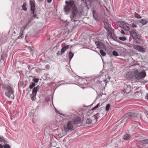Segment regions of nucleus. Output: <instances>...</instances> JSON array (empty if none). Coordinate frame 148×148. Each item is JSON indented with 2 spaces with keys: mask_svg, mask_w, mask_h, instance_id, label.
Returning a JSON list of instances; mask_svg holds the SVG:
<instances>
[{
  "mask_svg": "<svg viewBox=\"0 0 148 148\" xmlns=\"http://www.w3.org/2000/svg\"><path fill=\"white\" fill-rule=\"evenodd\" d=\"M29 3H31L32 2L34 3V2H35L34 0H29Z\"/></svg>",
  "mask_w": 148,
  "mask_h": 148,
  "instance_id": "nucleus-48",
  "label": "nucleus"
},
{
  "mask_svg": "<svg viewBox=\"0 0 148 148\" xmlns=\"http://www.w3.org/2000/svg\"><path fill=\"white\" fill-rule=\"evenodd\" d=\"M118 39L124 41L127 40V38L125 37H118Z\"/></svg>",
  "mask_w": 148,
  "mask_h": 148,
  "instance_id": "nucleus-34",
  "label": "nucleus"
},
{
  "mask_svg": "<svg viewBox=\"0 0 148 148\" xmlns=\"http://www.w3.org/2000/svg\"><path fill=\"white\" fill-rule=\"evenodd\" d=\"M3 146L1 144H0V148H3Z\"/></svg>",
  "mask_w": 148,
  "mask_h": 148,
  "instance_id": "nucleus-53",
  "label": "nucleus"
},
{
  "mask_svg": "<svg viewBox=\"0 0 148 148\" xmlns=\"http://www.w3.org/2000/svg\"><path fill=\"white\" fill-rule=\"evenodd\" d=\"M1 59L2 60H3L4 59L3 58V57L2 56H1Z\"/></svg>",
  "mask_w": 148,
  "mask_h": 148,
  "instance_id": "nucleus-55",
  "label": "nucleus"
},
{
  "mask_svg": "<svg viewBox=\"0 0 148 148\" xmlns=\"http://www.w3.org/2000/svg\"><path fill=\"white\" fill-rule=\"evenodd\" d=\"M137 116V114L134 112H129L126 113L122 117L121 123H122L125 121L129 119H133L136 118Z\"/></svg>",
  "mask_w": 148,
  "mask_h": 148,
  "instance_id": "nucleus-3",
  "label": "nucleus"
},
{
  "mask_svg": "<svg viewBox=\"0 0 148 148\" xmlns=\"http://www.w3.org/2000/svg\"><path fill=\"white\" fill-rule=\"evenodd\" d=\"M64 130L66 132L69 130H73V121H69L67 123L66 125L64 126Z\"/></svg>",
  "mask_w": 148,
  "mask_h": 148,
  "instance_id": "nucleus-6",
  "label": "nucleus"
},
{
  "mask_svg": "<svg viewBox=\"0 0 148 148\" xmlns=\"http://www.w3.org/2000/svg\"><path fill=\"white\" fill-rule=\"evenodd\" d=\"M148 21L146 19H141L139 20L140 23L142 24V25H144L148 23Z\"/></svg>",
  "mask_w": 148,
  "mask_h": 148,
  "instance_id": "nucleus-16",
  "label": "nucleus"
},
{
  "mask_svg": "<svg viewBox=\"0 0 148 148\" xmlns=\"http://www.w3.org/2000/svg\"><path fill=\"white\" fill-rule=\"evenodd\" d=\"M28 25L29 24H28V23H26L25 24V26H23V27L21 28L20 31L21 32H23V31L26 28Z\"/></svg>",
  "mask_w": 148,
  "mask_h": 148,
  "instance_id": "nucleus-24",
  "label": "nucleus"
},
{
  "mask_svg": "<svg viewBox=\"0 0 148 148\" xmlns=\"http://www.w3.org/2000/svg\"><path fill=\"white\" fill-rule=\"evenodd\" d=\"M134 77L137 80H139L143 79L146 76V73L145 72H139L136 71L134 73Z\"/></svg>",
  "mask_w": 148,
  "mask_h": 148,
  "instance_id": "nucleus-5",
  "label": "nucleus"
},
{
  "mask_svg": "<svg viewBox=\"0 0 148 148\" xmlns=\"http://www.w3.org/2000/svg\"><path fill=\"white\" fill-rule=\"evenodd\" d=\"M6 42H7V40L3 38H2L0 39V46L5 43Z\"/></svg>",
  "mask_w": 148,
  "mask_h": 148,
  "instance_id": "nucleus-18",
  "label": "nucleus"
},
{
  "mask_svg": "<svg viewBox=\"0 0 148 148\" xmlns=\"http://www.w3.org/2000/svg\"><path fill=\"white\" fill-rule=\"evenodd\" d=\"M112 53L113 55L115 56H119L118 53L115 51H113Z\"/></svg>",
  "mask_w": 148,
  "mask_h": 148,
  "instance_id": "nucleus-36",
  "label": "nucleus"
},
{
  "mask_svg": "<svg viewBox=\"0 0 148 148\" xmlns=\"http://www.w3.org/2000/svg\"><path fill=\"white\" fill-rule=\"evenodd\" d=\"M52 0H47V1L48 3H50L51 2Z\"/></svg>",
  "mask_w": 148,
  "mask_h": 148,
  "instance_id": "nucleus-50",
  "label": "nucleus"
},
{
  "mask_svg": "<svg viewBox=\"0 0 148 148\" xmlns=\"http://www.w3.org/2000/svg\"><path fill=\"white\" fill-rule=\"evenodd\" d=\"M5 139L3 138L1 136H0V142H3L4 143H7L5 140Z\"/></svg>",
  "mask_w": 148,
  "mask_h": 148,
  "instance_id": "nucleus-33",
  "label": "nucleus"
},
{
  "mask_svg": "<svg viewBox=\"0 0 148 148\" xmlns=\"http://www.w3.org/2000/svg\"><path fill=\"white\" fill-rule=\"evenodd\" d=\"M74 55V54L71 51H70L69 53V57L70 61L71 60Z\"/></svg>",
  "mask_w": 148,
  "mask_h": 148,
  "instance_id": "nucleus-32",
  "label": "nucleus"
},
{
  "mask_svg": "<svg viewBox=\"0 0 148 148\" xmlns=\"http://www.w3.org/2000/svg\"><path fill=\"white\" fill-rule=\"evenodd\" d=\"M28 25L29 24H28V23H26L25 24V26H23V27L21 28L20 31L21 32H23V31L26 28Z\"/></svg>",
  "mask_w": 148,
  "mask_h": 148,
  "instance_id": "nucleus-23",
  "label": "nucleus"
},
{
  "mask_svg": "<svg viewBox=\"0 0 148 148\" xmlns=\"http://www.w3.org/2000/svg\"><path fill=\"white\" fill-rule=\"evenodd\" d=\"M24 37V34H23V32H21L20 31V33L19 34V35L18 37V39H21L22 38H23Z\"/></svg>",
  "mask_w": 148,
  "mask_h": 148,
  "instance_id": "nucleus-27",
  "label": "nucleus"
},
{
  "mask_svg": "<svg viewBox=\"0 0 148 148\" xmlns=\"http://www.w3.org/2000/svg\"><path fill=\"white\" fill-rule=\"evenodd\" d=\"M40 86H37L36 87H34L32 90V94L34 95V96H36L38 90L39 89Z\"/></svg>",
  "mask_w": 148,
  "mask_h": 148,
  "instance_id": "nucleus-13",
  "label": "nucleus"
},
{
  "mask_svg": "<svg viewBox=\"0 0 148 148\" xmlns=\"http://www.w3.org/2000/svg\"><path fill=\"white\" fill-rule=\"evenodd\" d=\"M134 15L135 17L137 18H141V17L140 16V15L138 14L136 12H134Z\"/></svg>",
  "mask_w": 148,
  "mask_h": 148,
  "instance_id": "nucleus-31",
  "label": "nucleus"
},
{
  "mask_svg": "<svg viewBox=\"0 0 148 148\" xmlns=\"http://www.w3.org/2000/svg\"><path fill=\"white\" fill-rule=\"evenodd\" d=\"M60 54V51H58V53H57V56H59Z\"/></svg>",
  "mask_w": 148,
  "mask_h": 148,
  "instance_id": "nucleus-51",
  "label": "nucleus"
},
{
  "mask_svg": "<svg viewBox=\"0 0 148 148\" xmlns=\"http://www.w3.org/2000/svg\"><path fill=\"white\" fill-rule=\"evenodd\" d=\"M121 47V48L120 49H121V50H122L123 51V52H122V53H123V52L124 51V48H123L122 47Z\"/></svg>",
  "mask_w": 148,
  "mask_h": 148,
  "instance_id": "nucleus-49",
  "label": "nucleus"
},
{
  "mask_svg": "<svg viewBox=\"0 0 148 148\" xmlns=\"http://www.w3.org/2000/svg\"><path fill=\"white\" fill-rule=\"evenodd\" d=\"M138 143L140 144L144 145H145L146 144H148V139L139 140Z\"/></svg>",
  "mask_w": 148,
  "mask_h": 148,
  "instance_id": "nucleus-14",
  "label": "nucleus"
},
{
  "mask_svg": "<svg viewBox=\"0 0 148 148\" xmlns=\"http://www.w3.org/2000/svg\"><path fill=\"white\" fill-rule=\"evenodd\" d=\"M128 46H130V47H131V45H129Z\"/></svg>",
  "mask_w": 148,
  "mask_h": 148,
  "instance_id": "nucleus-62",
  "label": "nucleus"
},
{
  "mask_svg": "<svg viewBox=\"0 0 148 148\" xmlns=\"http://www.w3.org/2000/svg\"><path fill=\"white\" fill-rule=\"evenodd\" d=\"M68 47H63V48H62L61 51V55H62L63 53L66 51V50L68 48Z\"/></svg>",
  "mask_w": 148,
  "mask_h": 148,
  "instance_id": "nucleus-28",
  "label": "nucleus"
},
{
  "mask_svg": "<svg viewBox=\"0 0 148 148\" xmlns=\"http://www.w3.org/2000/svg\"><path fill=\"white\" fill-rule=\"evenodd\" d=\"M3 147L4 148H10V145L7 144H6L4 145Z\"/></svg>",
  "mask_w": 148,
  "mask_h": 148,
  "instance_id": "nucleus-41",
  "label": "nucleus"
},
{
  "mask_svg": "<svg viewBox=\"0 0 148 148\" xmlns=\"http://www.w3.org/2000/svg\"><path fill=\"white\" fill-rule=\"evenodd\" d=\"M115 46L116 47V46H117V45H115Z\"/></svg>",
  "mask_w": 148,
  "mask_h": 148,
  "instance_id": "nucleus-63",
  "label": "nucleus"
},
{
  "mask_svg": "<svg viewBox=\"0 0 148 148\" xmlns=\"http://www.w3.org/2000/svg\"><path fill=\"white\" fill-rule=\"evenodd\" d=\"M83 2L84 3L85 7H88L91 4L92 0H83Z\"/></svg>",
  "mask_w": 148,
  "mask_h": 148,
  "instance_id": "nucleus-11",
  "label": "nucleus"
},
{
  "mask_svg": "<svg viewBox=\"0 0 148 148\" xmlns=\"http://www.w3.org/2000/svg\"><path fill=\"white\" fill-rule=\"evenodd\" d=\"M28 25L29 24H28V23H26L25 24V26H23V27L21 28L20 31L21 32H23V31L26 28Z\"/></svg>",
  "mask_w": 148,
  "mask_h": 148,
  "instance_id": "nucleus-22",
  "label": "nucleus"
},
{
  "mask_svg": "<svg viewBox=\"0 0 148 148\" xmlns=\"http://www.w3.org/2000/svg\"><path fill=\"white\" fill-rule=\"evenodd\" d=\"M73 120V123L75 124H80L82 122L81 119L79 117L75 118Z\"/></svg>",
  "mask_w": 148,
  "mask_h": 148,
  "instance_id": "nucleus-8",
  "label": "nucleus"
},
{
  "mask_svg": "<svg viewBox=\"0 0 148 148\" xmlns=\"http://www.w3.org/2000/svg\"><path fill=\"white\" fill-rule=\"evenodd\" d=\"M110 36L111 37V38L113 39L114 40L118 42L120 41L118 40V37L114 35V33L112 34V36Z\"/></svg>",
  "mask_w": 148,
  "mask_h": 148,
  "instance_id": "nucleus-17",
  "label": "nucleus"
},
{
  "mask_svg": "<svg viewBox=\"0 0 148 148\" xmlns=\"http://www.w3.org/2000/svg\"><path fill=\"white\" fill-rule=\"evenodd\" d=\"M25 46L27 47V46Z\"/></svg>",
  "mask_w": 148,
  "mask_h": 148,
  "instance_id": "nucleus-64",
  "label": "nucleus"
},
{
  "mask_svg": "<svg viewBox=\"0 0 148 148\" xmlns=\"http://www.w3.org/2000/svg\"><path fill=\"white\" fill-rule=\"evenodd\" d=\"M99 115V113H97L95 115H94L93 116H92V118L94 120H95V121H97V119L99 118L98 116Z\"/></svg>",
  "mask_w": 148,
  "mask_h": 148,
  "instance_id": "nucleus-30",
  "label": "nucleus"
},
{
  "mask_svg": "<svg viewBox=\"0 0 148 148\" xmlns=\"http://www.w3.org/2000/svg\"><path fill=\"white\" fill-rule=\"evenodd\" d=\"M33 20L32 19V18L31 17L28 19V22H27V23H28V24H29V23H31V22Z\"/></svg>",
  "mask_w": 148,
  "mask_h": 148,
  "instance_id": "nucleus-44",
  "label": "nucleus"
},
{
  "mask_svg": "<svg viewBox=\"0 0 148 148\" xmlns=\"http://www.w3.org/2000/svg\"><path fill=\"white\" fill-rule=\"evenodd\" d=\"M135 49H136L138 51L144 53L146 52L147 51V49L146 48H144L143 47H135Z\"/></svg>",
  "mask_w": 148,
  "mask_h": 148,
  "instance_id": "nucleus-10",
  "label": "nucleus"
},
{
  "mask_svg": "<svg viewBox=\"0 0 148 148\" xmlns=\"http://www.w3.org/2000/svg\"><path fill=\"white\" fill-rule=\"evenodd\" d=\"M35 11H34V13L33 14H32V12H31V14L33 15V16H32L31 18H32L33 19L36 18H38L37 17V14H35Z\"/></svg>",
  "mask_w": 148,
  "mask_h": 148,
  "instance_id": "nucleus-26",
  "label": "nucleus"
},
{
  "mask_svg": "<svg viewBox=\"0 0 148 148\" xmlns=\"http://www.w3.org/2000/svg\"><path fill=\"white\" fill-rule=\"evenodd\" d=\"M75 27V26H73V28H74V27Z\"/></svg>",
  "mask_w": 148,
  "mask_h": 148,
  "instance_id": "nucleus-58",
  "label": "nucleus"
},
{
  "mask_svg": "<svg viewBox=\"0 0 148 148\" xmlns=\"http://www.w3.org/2000/svg\"><path fill=\"white\" fill-rule=\"evenodd\" d=\"M95 42L97 46H105L103 38H101L100 39L99 37L97 38L95 41Z\"/></svg>",
  "mask_w": 148,
  "mask_h": 148,
  "instance_id": "nucleus-7",
  "label": "nucleus"
},
{
  "mask_svg": "<svg viewBox=\"0 0 148 148\" xmlns=\"http://www.w3.org/2000/svg\"><path fill=\"white\" fill-rule=\"evenodd\" d=\"M36 96H34V95L32 94L30 95L32 101H34L35 100V97Z\"/></svg>",
  "mask_w": 148,
  "mask_h": 148,
  "instance_id": "nucleus-38",
  "label": "nucleus"
},
{
  "mask_svg": "<svg viewBox=\"0 0 148 148\" xmlns=\"http://www.w3.org/2000/svg\"><path fill=\"white\" fill-rule=\"evenodd\" d=\"M130 138V135L128 134H126L124 136L123 139L125 140H129Z\"/></svg>",
  "mask_w": 148,
  "mask_h": 148,
  "instance_id": "nucleus-19",
  "label": "nucleus"
},
{
  "mask_svg": "<svg viewBox=\"0 0 148 148\" xmlns=\"http://www.w3.org/2000/svg\"><path fill=\"white\" fill-rule=\"evenodd\" d=\"M61 46H64V45H62ZM64 46H67V47H68V46H70V45H65Z\"/></svg>",
  "mask_w": 148,
  "mask_h": 148,
  "instance_id": "nucleus-54",
  "label": "nucleus"
},
{
  "mask_svg": "<svg viewBox=\"0 0 148 148\" xmlns=\"http://www.w3.org/2000/svg\"><path fill=\"white\" fill-rule=\"evenodd\" d=\"M100 54L102 56H106V53L103 50H100Z\"/></svg>",
  "mask_w": 148,
  "mask_h": 148,
  "instance_id": "nucleus-35",
  "label": "nucleus"
},
{
  "mask_svg": "<svg viewBox=\"0 0 148 148\" xmlns=\"http://www.w3.org/2000/svg\"><path fill=\"white\" fill-rule=\"evenodd\" d=\"M99 104H100L99 103H98L96 106H95L94 107L92 108V110H95L96 109H97V108H98L99 107Z\"/></svg>",
  "mask_w": 148,
  "mask_h": 148,
  "instance_id": "nucleus-40",
  "label": "nucleus"
},
{
  "mask_svg": "<svg viewBox=\"0 0 148 148\" xmlns=\"http://www.w3.org/2000/svg\"><path fill=\"white\" fill-rule=\"evenodd\" d=\"M71 47L73 46V45H71Z\"/></svg>",
  "mask_w": 148,
  "mask_h": 148,
  "instance_id": "nucleus-59",
  "label": "nucleus"
},
{
  "mask_svg": "<svg viewBox=\"0 0 148 148\" xmlns=\"http://www.w3.org/2000/svg\"><path fill=\"white\" fill-rule=\"evenodd\" d=\"M32 80L34 82L37 83L38 82L39 79L38 78H34Z\"/></svg>",
  "mask_w": 148,
  "mask_h": 148,
  "instance_id": "nucleus-42",
  "label": "nucleus"
},
{
  "mask_svg": "<svg viewBox=\"0 0 148 148\" xmlns=\"http://www.w3.org/2000/svg\"><path fill=\"white\" fill-rule=\"evenodd\" d=\"M30 5V12H32V14L34 13V11L35 10V2H32L29 3Z\"/></svg>",
  "mask_w": 148,
  "mask_h": 148,
  "instance_id": "nucleus-9",
  "label": "nucleus"
},
{
  "mask_svg": "<svg viewBox=\"0 0 148 148\" xmlns=\"http://www.w3.org/2000/svg\"><path fill=\"white\" fill-rule=\"evenodd\" d=\"M60 114H61V115H62V114H60V113H59Z\"/></svg>",
  "mask_w": 148,
  "mask_h": 148,
  "instance_id": "nucleus-61",
  "label": "nucleus"
},
{
  "mask_svg": "<svg viewBox=\"0 0 148 148\" xmlns=\"http://www.w3.org/2000/svg\"><path fill=\"white\" fill-rule=\"evenodd\" d=\"M35 86V83H33V82H32L31 83V84L30 85V86H29V88L30 89H32Z\"/></svg>",
  "mask_w": 148,
  "mask_h": 148,
  "instance_id": "nucleus-37",
  "label": "nucleus"
},
{
  "mask_svg": "<svg viewBox=\"0 0 148 148\" xmlns=\"http://www.w3.org/2000/svg\"><path fill=\"white\" fill-rule=\"evenodd\" d=\"M121 33L122 34H123V35H125V33L124 32V30H121Z\"/></svg>",
  "mask_w": 148,
  "mask_h": 148,
  "instance_id": "nucleus-46",
  "label": "nucleus"
},
{
  "mask_svg": "<svg viewBox=\"0 0 148 148\" xmlns=\"http://www.w3.org/2000/svg\"><path fill=\"white\" fill-rule=\"evenodd\" d=\"M125 77L126 78L132 79L133 77H134V74H133L131 72H129L126 74Z\"/></svg>",
  "mask_w": 148,
  "mask_h": 148,
  "instance_id": "nucleus-15",
  "label": "nucleus"
},
{
  "mask_svg": "<svg viewBox=\"0 0 148 148\" xmlns=\"http://www.w3.org/2000/svg\"><path fill=\"white\" fill-rule=\"evenodd\" d=\"M131 26L133 27L136 28L137 27V26L134 24V23H132Z\"/></svg>",
  "mask_w": 148,
  "mask_h": 148,
  "instance_id": "nucleus-45",
  "label": "nucleus"
},
{
  "mask_svg": "<svg viewBox=\"0 0 148 148\" xmlns=\"http://www.w3.org/2000/svg\"><path fill=\"white\" fill-rule=\"evenodd\" d=\"M93 18L96 21H99V20L98 17V14L95 10H93L92 12Z\"/></svg>",
  "mask_w": 148,
  "mask_h": 148,
  "instance_id": "nucleus-12",
  "label": "nucleus"
},
{
  "mask_svg": "<svg viewBox=\"0 0 148 148\" xmlns=\"http://www.w3.org/2000/svg\"><path fill=\"white\" fill-rule=\"evenodd\" d=\"M46 68L47 69H49V65H47L45 66Z\"/></svg>",
  "mask_w": 148,
  "mask_h": 148,
  "instance_id": "nucleus-47",
  "label": "nucleus"
},
{
  "mask_svg": "<svg viewBox=\"0 0 148 148\" xmlns=\"http://www.w3.org/2000/svg\"><path fill=\"white\" fill-rule=\"evenodd\" d=\"M2 88L5 92V95L8 97L14 99V90L11 86L4 85L3 86Z\"/></svg>",
  "mask_w": 148,
  "mask_h": 148,
  "instance_id": "nucleus-1",
  "label": "nucleus"
},
{
  "mask_svg": "<svg viewBox=\"0 0 148 148\" xmlns=\"http://www.w3.org/2000/svg\"><path fill=\"white\" fill-rule=\"evenodd\" d=\"M131 36L134 40L135 43L140 44V43L141 35L136 33L134 31L132 30L130 32Z\"/></svg>",
  "mask_w": 148,
  "mask_h": 148,
  "instance_id": "nucleus-2",
  "label": "nucleus"
},
{
  "mask_svg": "<svg viewBox=\"0 0 148 148\" xmlns=\"http://www.w3.org/2000/svg\"><path fill=\"white\" fill-rule=\"evenodd\" d=\"M27 3L26 2L24 3L22 5V10L24 11H26L27 10V8L26 7Z\"/></svg>",
  "mask_w": 148,
  "mask_h": 148,
  "instance_id": "nucleus-29",
  "label": "nucleus"
},
{
  "mask_svg": "<svg viewBox=\"0 0 148 148\" xmlns=\"http://www.w3.org/2000/svg\"><path fill=\"white\" fill-rule=\"evenodd\" d=\"M147 99L148 100V94L147 96Z\"/></svg>",
  "mask_w": 148,
  "mask_h": 148,
  "instance_id": "nucleus-57",
  "label": "nucleus"
},
{
  "mask_svg": "<svg viewBox=\"0 0 148 148\" xmlns=\"http://www.w3.org/2000/svg\"><path fill=\"white\" fill-rule=\"evenodd\" d=\"M119 26L121 27L125 30L128 31L129 30L130 28L127 25H124L123 26H122L119 25Z\"/></svg>",
  "mask_w": 148,
  "mask_h": 148,
  "instance_id": "nucleus-21",
  "label": "nucleus"
},
{
  "mask_svg": "<svg viewBox=\"0 0 148 148\" xmlns=\"http://www.w3.org/2000/svg\"><path fill=\"white\" fill-rule=\"evenodd\" d=\"M104 82H105L106 83H107L108 82L107 80V79H105L103 80Z\"/></svg>",
  "mask_w": 148,
  "mask_h": 148,
  "instance_id": "nucleus-52",
  "label": "nucleus"
},
{
  "mask_svg": "<svg viewBox=\"0 0 148 148\" xmlns=\"http://www.w3.org/2000/svg\"><path fill=\"white\" fill-rule=\"evenodd\" d=\"M133 46H137V47H138V46H140V45H134Z\"/></svg>",
  "mask_w": 148,
  "mask_h": 148,
  "instance_id": "nucleus-56",
  "label": "nucleus"
},
{
  "mask_svg": "<svg viewBox=\"0 0 148 148\" xmlns=\"http://www.w3.org/2000/svg\"><path fill=\"white\" fill-rule=\"evenodd\" d=\"M132 85L133 86V84L131 82H129L127 84H125L123 89L121 90V93L125 94L129 93L131 91L132 87V89L133 88V87L132 86Z\"/></svg>",
  "mask_w": 148,
  "mask_h": 148,
  "instance_id": "nucleus-4",
  "label": "nucleus"
},
{
  "mask_svg": "<svg viewBox=\"0 0 148 148\" xmlns=\"http://www.w3.org/2000/svg\"><path fill=\"white\" fill-rule=\"evenodd\" d=\"M108 33L110 36H112V34H114V33L113 30L109 27H108Z\"/></svg>",
  "mask_w": 148,
  "mask_h": 148,
  "instance_id": "nucleus-20",
  "label": "nucleus"
},
{
  "mask_svg": "<svg viewBox=\"0 0 148 148\" xmlns=\"http://www.w3.org/2000/svg\"><path fill=\"white\" fill-rule=\"evenodd\" d=\"M9 102H10V103H11L12 101H9Z\"/></svg>",
  "mask_w": 148,
  "mask_h": 148,
  "instance_id": "nucleus-60",
  "label": "nucleus"
},
{
  "mask_svg": "<svg viewBox=\"0 0 148 148\" xmlns=\"http://www.w3.org/2000/svg\"><path fill=\"white\" fill-rule=\"evenodd\" d=\"M110 106V104H107L106 106V111H108L109 110V108Z\"/></svg>",
  "mask_w": 148,
  "mask_h": 148,
  "instance_id": "nucleus-39",
  "label": "nucleus"
},
{
  "mask_svg": "<svg viewBox=\"0 0 148 148\" xmlns=\"http://www.w3.org/2000/svg\"><path fill=\"white\" fill-rule=\"evenodd\" d=\"M118 23H119L120 25H124V22L122 21H119L118 22Z\"/></svg>",
  "mask_w": 148,
  "mask_h": 148,
  "instance_id": "nucleus-43",
  "label": "nucleus"
},
{
  "mask_svg": "<svg viewBox=\"0 0 148 148\" xmlns=\"http://www.w3.org/2000/svg\"><path fill=\"white\" fill-rule=\"evenodd\" d=\"M92 120L90 118H88L86 119V123L87 124H89L92 122Z\"/></svg>",
  "mask_w": 148,
  "mask_h": 148,
  "instance_id": "nucleus-25",
  "label": "nucleus"
}]
</instances>
